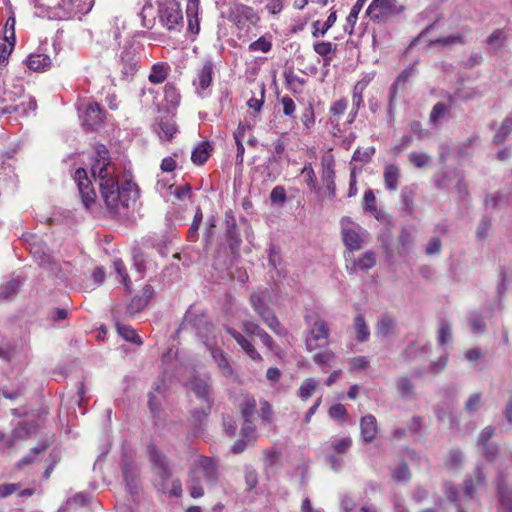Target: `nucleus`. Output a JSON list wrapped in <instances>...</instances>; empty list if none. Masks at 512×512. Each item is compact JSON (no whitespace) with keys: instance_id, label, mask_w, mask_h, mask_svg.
I'll return each instance as SVG.
<instances>
[{"instance_id":"f3484780","label":"nucleus","mask_w":512,"mask_h":512,"mask_svg":"<svg viewBox=\"0 0 512 512\" xmlns=\"http://www.w3.org/2000/svg\"><path fill=\"white\" fill-rule=\"evenodd\" d=\"M369 19L378 26L372 28L373 45H381V39H378V32H381V23L384 20V0H373L366 11Z\"/></svg>"},{"instance_id":"f704fd0d","label":"nucleus","mask_w":512,"mask_h":512,"mask_svg":"<svg viewBox=\"0 0 512 512\" xmlns=\"http://www.w3.org/2000/svg\"><path fill=\"white\" fill-rule=\"evenodd\" d=\"M353 329H354L357 341L365 342L369 339L370 331H369V328L366 324V321H365L363 315L358 314L354 318Z\"/></svg>"},{"instance_id":"58836bf2","label":"nucleus","mask_w":512,"mask_h":512,"mask_svg":"<svg viewBox=\"0 0 512 512\" xmlns=\"http://www.w3.org/2000/svg\"><path fill=\"white\" fill-rule=\"evenodd\" d=\"M261 319L276 335L286 336L288 334V331L280 324L272 310L262 316Z\"/></svg>"},{"instance_id":"c85d7f7f","label":"nucleus","mask_w":512,"mask_h":512,"mask_svg":"<svg viewBox=\"0 0 512 512\" xmlns=\"http://www.w3.org/2000/svg\"><path fill=\"white\" fill-rule=\"evenodd\" d=\"M26 63L29 69L40 72L51 66V59L45 54H31Z\"/></svg>"},{"instance_id":"f03ea898","label":"nucleus","mask_w":512,"mask_h":512,"mask_svg":"<svg viewBox=\"0 0 512 512\" xmlns=\"http://www.w3.org/2000/svg\"><path fill=\"white\" fill-rule=\"evenodd\" d=\"M148 453L153 465V471L156 475L155 487L158 491L163 493L168 491L170 495L179 497L182 494V484L180 480H173L171 489L168 490V481L171 478L172 472L166 456L154 445L148 446Z\"/></svg>"},{"instance_id":"aec40b11","label":"nucleus","mask_w":512,"mask_h":512,"mask_svg":"<svg viewBox=\"0 0 512 512\" xmlns=\"http://www.w3.org/2000/svg\"><path fill=\"white\" fill-rule=\"evenodd\" d=\"M207 346L209 347L211 356L222 375L225 377H231L233 375V368L223 350L208 344Z\"/></svg>"},{"instance_id":"4c0bfd02","label":"nucleus","mask_w":512,"mask_h":512,"mask_svg":"<svg viewBox=\"0 0 512 512\" xmlns=\"http://www.w3.org/2000/svg\"><path fill=\"white\" fill-rule=\"evenodd\" d=\"M335 171H334V165L333 161H326L323 162V173H322V180L326 184L327 189L330 191L332 195L335 194Z\"/></svg>"},{"instance_id":"7ed1b4c3","label":"nucleus","mask_w":512,"mask_h":512,"mask_svg":"<svg viewBox=\"0 0 512 512\" xmlns=\"http://www.w3.org/2000/svg\"><path fill=\"white\" fill-rule=\"evenodd\" d=\"M306 330L304 331V340L306 350L315 351L324 346L330 336L328 323L317 313L305 316Z\"/></svg>"},{"instance_id":"b1692460","label":"nucleus","mask_w":512,"mask_h":512,"mask_svg":"<svg viewBox=\"0 0 512 512\" xmlns=\"http://www.w3.org/2000/svg\"><path fill=\"white\" fill-rule=\"evenodd\" d=\"M430 350L431 345H429L426 341L416 340L406 348L405 355L408 359H413L417 357L425 359Z\"/></svg>"},{"instance_id":"864d4df0","label":"nucleus","mask_w":512,"mask_h":512,"mask_svg":"<svg viewBox=\"0 0 512 512\" xmlns=\"http://www.w3.org/2000/svg\"><path fill=\"white\" fill-rule=\"evenodd\" d=\"M317 386L318 381L315 378L305 379L299 388V397L302 400L309 399L312 396L315 389L317 388Z\"/></svg>"},{"instance_id":"6e6d98bb","label":"nucleus","mask_w":512,"mask_h":512,"mask_svg":"<svg viewBox=\"0 0 512 512\" xmlns=\"http://www.w3.org/2000/svg\"><path fill=\"white\" fill-rule=\"evenodd\" d=\"M399 178V168L390 165L386 167V188L390 190H396Z\"/></svg>"},{"instance_id":"dca6fc26","label":"nucleus","mask_w":512,"mask_h":512,"mask_svg":"<svg viewBox=\"0 0 512 512\" xmlns=\"http://www.w3.org/2000/svg\"><path fill=\"white\" fill-rule=\"evenodd\" d=\"M74 179L77 183L83 204L86 208H89L95 202L96 193L91 187V181L87 176L86 170L78 168L75 172Z\"/></svg>"},{"instance_id":"4be33fe9","label":"nucleus","mask_w":512,"mask_h":512,"mask_svg":"<svg viewBox=\"0 0 512 512\" xmlns=\"http://www.w3.org/2000/svg\"><path fill=\"white\" fill-rule=\"evenodd\" d=\"M361 439L365 443H370L374 440L377 433V422L373 415H366L360 421Z\"/></svg>"},{"instance_id":"7c9ffc66","label":"nucleus","mask_w":512,"mask_h":512,"mask_svg":"<svg viewBox=\"0 0 512 512\" xmlns=\"http://www.w3.org/2000/svg\"><path fill=\"white\" fill-rule=\"evenodd\" d=\"M485 475L480 467L474 471L473 477L468 478L464 482V492L467 496L472 497L476 489L484 483Z\"/></svg>"},{"instance_id":"412c9836","label":"nucleus","mask_w":512,"mask_h":512,"mask_svg":"<svg viewBox=\"0 0 512 512\" xmlns=\"http://www.w3.org/2000/svg\"><path fill=\"white\" fill-rule=\"evenodd\" d=\"M268 296L269 294L266 289L254 291L250 296L251 306L260 317L272 310L267 304Z\"/></svg>"},{"instance_id":"72a5a7b5","label":"nucleus","mask_w":512,"mask_h":512,"mask_svg":"<svg viewBox=\"0 0 512 512\" xmlns=\"http://www.w3.org/2000/svg\"><path fill=\"white\" fill-rule=\"evenodd\" d=\"M36 428L34 423L26 421L20 422L12 431L13 437L18 441L26 440L36 433Z\"/></svg>"},{"instance_id":"338daca9","label":"nucleus","mask_w":512,"mask_h":512,"mask_svg":"<svg viewBox=\"0 0 512 512\" xmlns=\"http://www.w3.org/2000/svg\"><path fill=\"white\" fill-rule=\"evenodd\" d=\"M452 336L451 325L446 321H441L438 330V342L441 345L446 344Z\"/></svg>"},{"instance_id":"13d9d810","label":"nucleus","mask_w":512,"mask_h":512,"mask_svg":"<svg viewBox=\"0 0 512 512\" xmlns=\"http://www.w3.org/2000/svg\"><path fill=\"white\" fill-rule=\"evenodd\" d=\"M375 153L374 147L358 148L354 151L352 162L366 163Z\"/></svg>"},{"instance_id":"774afa93","label":"nucleus","mask_w":512,"mask_h":512,"mask_svg":"<svg viewBox=\"0 0 512 512\" xmlns=\"http://www.w3.org/2000/svg\"><path fill=\"white\" fill-rule=\"evenodd\" d=\"M328 415L335 421L344 422L346 419L347 411L344 405L335 404L330 407Z\"/></svg>"},{"instance_id":"6e6552de","label":"nucleus","mask_w":512,"mask_h":512,"mask_svg":"<svg viewBox=\"0 0 512 512\" xmlns=\"http://www.w3.org/2000/svg\"><path fill=\"white\" fill-rule=\"evenodd\" d=\"M352 446L351 437L335 438L324 445V453L334 471H339L343 466L341 455L346 454Z\"/></svg>"},{"instance_id":"6ab92c4d","label":"nucleus","mask_w":512,"mask_h":512,"mask_svg":"<svg viewBox=\"0 0 512 512\" xmlns=\"http://www.w3.org/2000/svg\"><path fill=\"white\" fill-rule=\"evenodd\" d=\"M224 224L226 228V238L232 250L239 247L241 243L240 236L237 232L236 219L231 210L225 212Z\"/></svg>"},{"instance_id":"3c124183","label":"nucleus","mask_w":512,"mask_h":512,"mask_svg":"<svg viewBox=\"0 0 512 512\" xmlns=\"http://www.w3.org/2000/svg\"><path fill=\"white\" fill-rule=\"evenodd\" d=\"M337 15L336 11H331L330 15L328 16L325 23H323V26L321 29H319L320 21H315L313 23L314 31L312 32L313 37L317 38L320 35L323 36L336 22Z\"/></svg>"},{"instance_id":"e2e57ef3","label":"nucleus","mask_w":512,"mask_h":512,"mask_svg":"<svg viewBox=\"0 0 512 512\" xmlns=\"http://www.w3.org/2000/svg\"><path fill=\"white\" fill-rule=\"evenodd\" d=\"M164 97L165 100L171 104L172 106L178 105L180 101V95L175 88V86L171 83H167L164 87Z\"/></svg>"},{"instance_id":"8fccbe9b","label":"nucleus","mask_w":512,"mask_h":512,"mask_svg":"<svg viewBox=\"0 0 512 512\" xmlns=\"http://www.w3.org/2000/svg\"><path fill=\"white\" fill-rule=\"evenodd\" d=\"M21 286V282L18 279H12L5 284L0 286V298L1 299H10L17 294L19 288Z\"/></svg>"},{"instance_id":"a211bd4d","label":"nucleus","mask_w":512,"mask_h":512,"mask_svg":"<svg viewBox=\"0 0 512 512\" xmlns=\"http://www.w3.org/2000/svg\"><path fill=\"white\" fill-rule=\"evenodd\" d=\"M497 490L499 495V512H512V487H508L502 475L497 479Z\"/></svg>"},{"instance_id":"680f3d73","label":"nucleus","mask_w":512,"mask_h":512,"mask_svg":"<svg viewBox=\"0 0 512 512\" xmlns=\"http://www.w3.org/2000/svg\"><path fill=\"white\" fill-rule=\"evenodd\" d=\"M463 461V453L458 449H451L448 452L445 464L451 468H458Z\"/></svg>"},{"instance_id":"4d7b16f0","label":"nucleus","mask_w":512,"mask_h":512,"mask_svg":"<svg viewBox=\"0 0 512 512\" xmlns=\"http://www.w3.org/2000/svg\"><path fill=\"white\" fill-rule=\"evenodd\" d=\"M48 445L47 444H39L37 445L36 447H34L31 452L27 455H25L24 457H22L19 462L17 463V466L19 468H22L28 464H31L33 463L35 457L42 453L43 451H45L47 449Z\"/></svg>"},{"instance_id":"79ce46f5","label":"nucleus","mask_w":512,"mask_h":512,"mask_svg":"<svg viewBox=\"0 0 512 512\" xmlns=\"http://www.w3.org/2000/svg\"><path fill=\"white\" fill-rule=\"evenodd\" d=\"M348 107V101L345 98L339 99L330 106V122L334 126L339 125V118L344 114Z\"/></svg>"},{"instance_id":"a19ab883","label":"nucleus","mask_w":512,"mask_h":512,"mask_svg":"<svg viewBox=\"0 0 512 512\" xmlns=\"http://www.w3.org/2000/svg\"><path fill=\"white\" fill-rule=\"evenodd\" d=\"M116 329H117L118 334L122 338H124L126 341H129V342L137 344V345L142 344L141 338L135 332V330L132 329L131 326L117 322Z\"/></svg>"},{"instance_id":"37998d69","label":"nucleus","mask_w":512,"mask_h":512,"mask_svg":"<svg viewBox=\"0 0 512 512\" xmlns=\"http://www.w3.org/2000/svg\"><path fill=\"white\" fill-rule=\"evenodd\" d=\"M314 51L322 56L324 58V65H329L332 57L330 56L331 53L335 52L336 45L332 44L331 42H317L313 46Z\"/></svg>"},{"instance_id":"2eb2a0df","label":"nucleus","mask_w":512,"mask_h":512,"mask_svg":"<svg viewBox=\"0 0 512 512\" xmlns=\"http://www.w3.org/2000/svg\"><path fill=\"white\" fill-rule=\"evenodd\" d=\"M79 116L86 129L93 130L103 121V111L96 102H87L79 108Z\"/></svg>"},{"instance_id":"f257e3e1","label":"nucleus","mask_w":512,"mask_h":512,"mask_svg":"<svg viewBox=\"0 0 512 512\" xmlns=\"http://www.w3.org/2000/svg\"><path fill=\"white\" fill-rule=\"evenodd\" d=\"M97 157L91 166V173L98 183L101 196L106 207L111 213L120 214L121 209H127L135 204L138 198V190L135 184L125 182L121 186L118 183L116 167L108 156V150L104 145L96 147Z\"/></svg>"},{"instance_id":"49530a36","label":"nucleus","mask_w":512,"mask_h":512,"mask_svg":"<svg viewBox=\"0 0 512 512\" xmlns=\"http://www.w3.org/2000/svg\"><path fill=\"white\" fill-rule=\"evenodd\" d=\"M335 358V353L331 350H324L313 356V361L323 372H327L330 367L329 362Z\"/></svg>"},{"instance_id":"c756f323","label":"nucleus","mask_w":512,"mask_h":512,"mask_svg":"<svg viewBox=\"0 0 512 512\" xmlns=\"http://www.w3.org/2000/svg\"><path fill=\"white\" fill-rule=\"evenodd\" d=\"M184 322L192 324L200 335H203L202 326L204 327V330L207 334L210 333L213 329V325L207 321L205 315L194 317L191 311H188L185 314Z\"/></svg>"},{"instance_id":"ddd939ff","label":"nucleus","mask_w":512,"mask_h":512,"mask_svg":"<svg viewBox=\"0 0 512 512\" xmlns=\"http://www.w3.org/2000/svg\"><path fill=\"white\" fill-rule=\"evenodd\" d=\"M228 18L239 29H244L249 25H255L259 20V16L255 10L242 3H234L231 5Z\"/></svg>"},{"instance_id":"de8ad7c7","label":"nucleus","mask_w":512,"mask_h":512,"mask_svg":"<svg viewBox=\"0 0 512 512\" xmlns=\"http://www.w3.org/2000/svg\"><path fill=\"white\" fill-rule=\"evenodd\" d=\"M511 131H512V114H509L503 120L501 127L496 132V134L493 138V142L495 144H500V143L504 142L505 139L507 138V136L511 133Z\"/></svg>"},{"instance_id":"393cba45","label":"nucleus","mask_w":512,"mask_h":512,"mask_svg":"<svg viewBox=\"0 0 512 512\" xmlns=\"http://www.w3.org/2000/svg\"><path fill=\"white\" fill-rule=\"evenodd\" d=\"M227 332L236 340L241 348L247 353V355L253 360H261V355L256 351L254 346L238 331L232 328H228Z\"/></svg>"},{"instance_id":"0eeeda50","label":"nucleus","mask_w":512,"mask_h":512,"mask_svg":"<svg viewBox=\"0 0 512 512\" xmlns=\"http://www.w3.org/2000/svg\"><path fill=\"white\" fill-rule=\"evenodd\" d=\"M209 381L210 378L207 376L199 377L194 375L185 383L187 388L193 391L195 395L206 404V406L201 408V411L195 410L193 412V417L199 421L202 417H206L210 413L213 404Z\"/></svg>"},{"instance_id":"5701e85b","label":"nucleus","mask_w":512,"mask_h":512,"mask_svg":"<svg viewBox=\"0 0 512 512\" xmlns=\"http://www.w3.org/2000/svg\"><path fill=\"white\" fill-rule=\"evenodd\" d=\"M198 10L199 0H187L186 15L188 21V30L193 34H197L200 29Z\"/></svg>"},{"instance_id":"a18cd8bd","label":"nucleus","mask_w":512,"mask_h":512,"mask_svg":"<svg viewBox=\"0 0 512 512\" xmlns=\"http://www.w3.org/2000/svg\"><path fill=\"white\" fill-rule=\"evenodd\" d=\"M37 107L36 100L34 98H30L28 102V108L22 102L18 105H7L2 109V114L7 113H17L19 115H26L29 110L35 111Z\"/></svg>"},{"instance_id":"39448f33","label":"nucleus","mask_w":512,"mask_h":512,"mask_svg":"<svg viewBox=\"0 0 512 512\" xmlns=\"http://www.w3.org/2000/svg\"><path fill=\"white\" fill-rule=\"evenodd\" d=\"M142 45L128 41L118 53V65L123 79L129 80L137 73L141 59Z\"/></svg>"},{"instance_id":"c03bdc74","label":"nucleus","mask_w":512,"mask_h":512,"mask_svg":"<svg viewBox=\"0 0 512 512\" xmlns=\"http://www.w3.org/2000/svg\"><path fill=\"white\" fill-rule=\"evenodd\" d=\"M240 412L244 420H249L255 413L256 400L254 397L246 395L239 404Z\"/></svg>"},{"instance_id":"bb28decb","label":"nucleus","mask_w":512,"mask_h":512,"mask_svg":"<svg viewBox=\"0 0 512 512\" xmlns=\"http://www.w3.org/2000/svg\"><path fill=\"white\" fill-rule=\"evenodd\" d=\"M363 211L365 214L374 216L378 221H381L382 214L376 207V197L372 189H367L363 196Z\"/></svg>"},{"instance_id":"603ef678","label":"nucleus","mask_w":512,"mask_h":512,"mask_svg":"<svg viewBox=\"0 0 512 512\" xmlns=\"http://www.w3.org/2000/svg\"><path fill=\"white\" fill-rule=\"evenodd\" d=\"M396 386L402 397H411L414 395L415 386L408 377L402 376L398 378Z\"/></svg>"},{"instance_id":"423d86ee","label":"nucleus","mask_w":512,"mask_h":512,"mask_svg":"<svg viewBox=\"0 0 512 512\" xmlns=\"http://www.w3.org/2000/svg\"><path fill=\"white\" fill-rule=\"evenodd\" d=\"M93 3V0H58L55 5L47 7V17L55 20L70 19L88 13Z\"/></svg>"},{"instance_id":"9b49d317","label":"nucleus","mask_w":512,"mask_h":512,"mask_svg":"<svg viewBox=\"0 0 512 512\" xmlns=\"http://www.w3.org/2000/svg\"><path fill=\"white\" fill-rule=\"evenodd\" d=\"M120 466L126 490L132 496L137 495L140 485L139 468L134 462L133 457L127 452H124L122 454Z\"/></svg>"},{"instance_id":"0e129e2a","label":"nucleus","mask_w":512,"mask_h":512,"mask_svg":"<svg viewBox=\"0 0 512 512\" xmlns=\"http://www.w3.org/2000/svg\"><path fill=\"white\" fill-rule=\"evenodd\" d=\"M271 48H272L271 41H269L264 36L260 37L259 39H257L256 41L252 42L249 45V50L253 51V52L260 51V52H263V53H267V52H269L271 50Z\"/></svg>"},{"instance_id":"a878e982","label":"nucleus","mask_w":512,"mask_h":512,"mask_svg":"<svg viewBox=\"0 0 512 512\" xmlns=\"http://www.w3.org/2000/svg\"><path fill=\"white\" fill-rule=\"evenodd\" d=\"M161 139L171 140L177 132L175 121L170 117H163L157 123L155 129Z\"/></svg>"},{"instance_id":"5fc2aeb1","label":"nucleus","mask_w":512,"mask_h":512,"mask_svg":"<svg viewBox=\"0 0 512 512\" xmlns=\"http://www.w3.org/2000/svg\"><path fill=\"white\" fill-rule=\"evenodd\" d=\"M448 110V107L445 103L438 102L434 105L429 120L434 125L437 126L438 123L444 118L446 112Z\"/></svg>"},{"instance_id":"c9c22d12","label":"nucleus","mask_w":512,"mask_h":512,"mask_svg":"<svg viewBox=\"0 0 512 512\" xmlns=\"http://www.w3.org/2000/svg\"><path fill=\"white\" fill-rule=\"evenodd\" d=\"M168 72L169 66L166 63L154 64L151 68L148 79L153 84L163 83L168 76Z\"/></svg>"},{"instance_id":"69168bd1","label":"nucleus","mask_w":512,"mask_h":512,"mask_svg":"<svg viewBox=\"0 0 512 512\" xmlns=\"http://www.w3.org/2000/svg\"><path fill=\"white\" fill-rule=\"evenodd\" d=\"M411 477L407 464L400 463L397 468L392 471V478L397 482L408 481Z\"/></svg>"},{"instance_id":"e433bc0d","label":"nucleus","mask_w":512,"mask_h":512,"mask_svg":"<svg viewBox=\"0 0 512 512\" xmlns=\"http://www.w3.org/2000/svg\"><path fill=\"white\" fill-rule=\"evenodd\" d=\"M366 0H357L352 6L349 15L346 18V24L344 25V31L351 35L354 30V26L357 22L358 15Z\"/></svg>"},{"instance_id":"052dcab7","label":"nucleus","mask_w":512,"mask_h":512,"mask_svg":"<svg viewBox=\"0 0 512 512\" xmlns=\"http://www.w3.org/2000/svg\"><path fill=\"white\" fill-rule=\"evenodd\" d=\"M414 196V189L412 187H404L401 190L400 198H401V209L404 211H410L412 208Z\"/></svg>"},{"instance_id":"2f4dec72","label":"nucleus","mask_w":512,"mask_h":512,"mask_svg":"<svg viewBox=\"0 0 512 512\" xmlns=\"http://www.w3.org/2000/svg\"><path fill=\"white\" fill-rule=\"evenodd\" d=\"M244 330L248 334L257 336L268 348H272L273 340L271 336L265 332L258 324L250 321L246 322L244 323Z\"/></svg>"},{"instance_id":"1a4fd4ad","label":"nucleus","mask_w":512,"mask_h":512,"mask_svg":"<svg viewBox=\"0 0 512 512\" xmlns=\"http://www.w3.org/2000/svg\"><path fill=\"white\" fill-rule=\"evenodd\" d=\"M215 63L212 58H205L196 69V75L192 82L198 96L204 98L210 94V87L213 82Z\"/></svg>"},{"instance_id":"9d476101","label":"nucleus","mask_w":512,"mask_h":512,"mask_svg":"<svg viewBox=\"0 0 512 512\" xmlns=\"http://www.w3.org/2000/svg\"><path fill=\"white\" fill-rule=\"evenodd\" d=\"M191 480L195 477L198 479L203 478L210 485H216L219 479L218 464L210 457L202 456L198 458L190 471Z\"/></svg>"},{"instance_id":"09e8293b","label":"nucleus","mask_w":512,"mask_h":512,"mask_svg":"<svg viewBox=\"0 0 512 512\" xmlns=\"http://www.w3.org/2000/svg\"><path fill=\"white\" fill-rule=\"evenodd\" d=\"M286 84L293 93H301L302 87L306 83L304 78H301L294 74L292 71L284 73Z\"/></svg>"},{"instance_id":"bf43d9fd","label":"nucleus","mask_w":512,"mask_h":512,"mask_svg":"<svg viewBox=\"0 0 512 512\" xmlns=\"http://www.w3.org/2000/svg\"><path fill=\"white\" fill-rule=\"evenodd\" d=\"M301 174L305 176V181L308 187L311 190H316L317 188V179L314 172V169L311 163H306L301 170Z\"/></svg>"},{"instance_id":"cd10ccee","label":"nucleus","mask_w":512,"mask_h":512,"mask_svg":"<svg viewBox=\"0 0 512 512\" xmlns=\"http://www.w3.org/2000/svg\"><path fill=\"white\" fill-rule=\"evenodd\" d=\"M212 151V146L209 142L203 141L200 142L192 151L191 160L194 164L202 165L204 164Z\"/></svg>"},{"instance_id":"f8f14e48","label":"nucleus","mask_w":512,"mask_h":512,"mask_svg":"<svg viewBox=\"0 0 512 512\" xmlns=\"http://www.w3.org/2000/svg\"><path fill=\"white\" fill-rule=\"evenodd\" d=\"M159 18L162 24L169 30L183 26V15L179 3L176 0H164L159 4Z\"/></svg>"},{"instance_id":"20e7f679","label":"nucleus","mask_w":512,"mask_h":512,"mask_svg":"<svg viewBox=\"0 0 512 512\" xmlns=\"http://www.w3.org/2000/svg\"><path fill=\"white\" fill-rule=\"evenodd\" d=\"M340 228L341 238L347 249L346 253L361 250L367 245L369 240L368 232L350 217L344 216L341 218Z\"/></svg>"},{"instance_id":"473e14b6","label":"nucleus","mask_w":512,"mask_h":512,"mask_svg":"<svg viewBox=\"0 0 512 512\" xmlns=\"http://www.w3.org/2000/svg\"><path fill=\"white\" fill-rule=\"evenodd\" d=\"M24 94V87L20 83L12 84L11 87L5 88L0 95V103L8 104L14 103Z\"/></svg>"},{"instance_id":"ea45409f","label":"nucleus","mask_w":512,"mask_h":512,"mask_svg":"<svg viewBox=\"0 0 512 512\" xmlns=\"http://www.w3.org/2000/svg\"><path fill=\"white\" fill-rule=\"evenodd\" d=\"M363 85H354L353 93H352V110L349 114L350 119L348 120V123H352L354 121V118L359 110V108L363 104V92H364Z\"/></svg>"},{"instance_id":"4468645a","label":"nucleus","mask_w":512,"mask_h":512,"mask_svg":"<svg viewBox=\"0 0 512 512\" xmlns=\"http://www.w3.org/2000/svg\"><path fill=\"white\" fill-rule=\"evenodd\" d=\"M346 270L349 274H357L371 269L376 264V254L373 251H367L359 257L353 253H345Z\"/></svg>"}]
</instances>
